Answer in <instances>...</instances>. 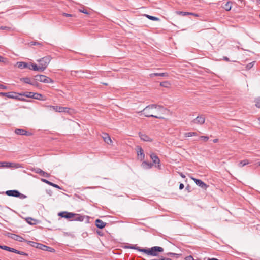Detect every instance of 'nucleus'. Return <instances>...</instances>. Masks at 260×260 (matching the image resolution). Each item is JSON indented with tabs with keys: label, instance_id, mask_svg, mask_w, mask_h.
Listing matches in <instances>:
<instances>
[{
	"label": "nucleus",
	"instance_id": "72a5a7b5",
	"mask_svg": "<svg viewBox=\"0 0 260 260\" xmlns=\"http://www.w3.org/2000/svg\"><path fill=\"white\" fill-rule=\"evenodd\" d=\"M13 252L17 253V254H20V255L28 256V254L27 253H26L25 252H24L23 251H20L17 250L15 249H14V250H13Z\"/></svg>",
	"mask_w": 260,
	"mask_h": 260
},
{
	"label": "nucleus",
	"instance_id": "6e6552de",
	"mask_svg": "<svg viewBox=\"0 0 260 260\" xmlns=\"http://www.w3.org/2000/svg\"><path fill=\"white\" fill-rule=\"evenodd\" d=\"M58 216H60L62 218L70 219V220L71 219H72L73 218V217L74 216V213L64 211V212H59L58 213Z\"/></svg>",
	"mask_w": 260,
	"mask_h": 260
},
{
	"label": "nucleus",
	"instance_id": "4be33fe9",
	"mask_svg": "<svg viewBox=\"0 0 260 260\" xmlns=\"http://www.w3.org/2000/svg\"><path fill=\"white\" fill-rule=\"evenodd\" d=\"M41 181L49 185H51L53 187H54L56 188H58V189H62V188L59 186H58V185L56 184H54L51 182H50L48 180H46V179H41Z\"/></svg>",
	"mask_w": 260,
	"mask_h": 260
},
{
	"label": "nucleus",
	"instance_id": "de8ad7c7",
	"mask_svg": "<svg viewBox=\"0 0 260 260\" xmlns=\"http://www.w3.org/2000/svg\"><path fill=\"white\" fill-rule=\"evenodd\" d=\"M0 29H2V30H10L11 29V28L10 27H7V26H1L0 27Z\"/></svg>",
	"mask_w": 260,
	"mask_h": 260
},
{
	"label": "nucleus",
	"instance_id": "4d7b16f0",
	"mask_svg": "<svg viewBox=\"0 0 260 260\" xmlns=\"http://www.w3.org/2000/svg\"><path fill=\"white\" fill-rule=\"evenodd\" d=\"M32 83H35V85H34L35 86L38 87V85H39V83H37L36 81H32Z\"/></svg>",
	"mask_w": 260,
	"mask_h": 260
},
{
	"label": "nucleus",
	"instance_id": "f257e3e1",
	"mask_svg": "<svg viewBox=\"0 0 260 260\" xmlns=\"http://www.w3.org/2000/svg\"><path fill=\"white\" fill-rule=\"evenodd\" d=\"M167 109L163 106L156 104H151L146 106L143 110L138 112L140 114H143L147 117H154L158 119H165L164 117L159 115L160 113H164Z\"/></svg>",
	"mask_w": 260,
	"mask_h": 260
},
{
	"label": "nucleus",
	"instance_id": "c756f323",
	"mask_svg": "<svg viewBox=\"0 0 260 260\" xmlns=\"http://www.w3.org/2000/svg\"><path fill=\"white\" fill-rule=\"evenodd\" d=\"M33 94H34V92H26L23 94L20 93L19 94L20 95H24L27 98H33Z\"/></svg>",
	"mask_w": 260,
	"mask_h": 260
},
{
	"label": "nucleus",
	"instance_id": "bf43d9fd",
	"mask_svg": "<svg viewBox=\"0 0 260 260\" xmlns=\"http://www.w3.org/2000/svg\"><path fill=\"white\" fill-rule=\"evenodd\" d=\"M191 14H190V15H193V16H196V17L198 16V14H195V13H191Z\"/></svg>",
	"mask_w": 260,
	"mask_h": 260
},
{
	"label": "nucleus",
	"instance_id": "37998d69",
	"mask_svg": "<svg viewBox=\"0 0 260 260\" xmlns=\"http://www.w3.org/2000/svg\"><path fill=\"white\" fill-rule=\"evenodd\" d=\"M255 106L258 107L260 108V98H258L256 101Z\"/></svg>",
	"mask_w": 260,
	"mask_h": 260
},
{
	"label": "nucleus",
	"instance_id": "e433bc0d",
	"mask_svg": "<svg viewBox=\"0 0 260 260\" xmlns=\"http://www.w3.org/2000/svg\"><path fill=\"white\" fill-rule=\"evenodd\" d=\"M160 85L165 87H169L170 84L168 81H164L160 83Z\"/></svg>",
	"mask_w": 260,
	"mask_h": 260
},
{
	"label": "nucleus",
	"instance_id": "a19ab883",
	"mask_svg": "<svg viewBox=\"0 0 260 260\" xmlns=\"http://www.w3.org/2000/svg\"><path fill=\"white\" fill-rule=\"evenodd\" d=\"M42 171V170H41V169L40 168H35L34 170H33V171L34 172H35L36 173H37V174H40L41 172V171Z\"/></svg>",
	"mask_w": 260,
	"mask_h": 260
},
{
	"label": "nucleus",
	"instance_id": "603ef678",
	"mask_svg": "<svg viewBox=\"0 0 260 260\" xmlns=\"http://www.w3.org/2000/svg\"><path fill=\"white\" fill-rule=\"evenodd\" d=\"M167 255L168 256H174V255H176V254H175L174 253H172V252H169L167 254Z\"/></svg>",
	"mask_w": 260,
	"mask_h": 260
},
{
	"label": "nucleus",
	"instance_id": "338daca9",
	"mask_svg": "<svg viewBox=\"0 0 260 260\" xmlns=\"http://www.w3.org/2000/svg\"><path fill=\"white\" fill-rule=\"evenodd\" d=\"M181 176L182 178H185V175H183V174H181Z\"/></svg>",
	"mask_w": 260,
	"mask_h": 260
},
{
	"label": "nucleus",
	"instance_id": "0eeeda50",
	"mask_svg": "<svg viewBox=\"0 0 260 260\" xmlns=\"http://www.w3.org/2000/svg\"><path fill=\"white\" fill-rule=\"evenodd\" d=\"M191 179L194 181V182L198 186H200L203 189L206 190L208 187V185H207L205 183L203 182L200 179H196L193 177H191Z\"/></svg>",
	"mask_w": 260,
	"mask_h": 260
},
{
	"label": "nucleus",
	"instance_id": "5fc2aeb1",
	"mask_svg": "<svg viewBox=\"0 0 260 260\" xmlns=\"http://www.w3.org/2000/svg\"><path fill=\"white\" fill-rule=\"evenodd\" d=\"M6 92H0V96H6Z\"/></svg>",
	"mask_w": 260,
	"mask_h": 260
},
{
	"label": "nucleus",
	"instance_id": "f704fd0d",
	"mask_svg": "<svg viewBox=\"0 0 260 260\" xmlns=\"http://www.w3.org/2000/svg\"><path fill=\"white\" fill-rule=\"evenodd\" d=\"M196 135H197V133L196 132H187L184 134V136L186 137H189Z\"/></svg>",
	"mask_w": 260,
	"mask_h": 260
},
{
	"label": "nucleus",
	"instance_id": "7ed1b4c3",
	"mask_svg": "<svg viewBox=\"0 0 260 260\" xmlns=\"http://www.w3.org/2000/svg\"><path fill=\"white\" fill-rule=\"evenodd\" d=\"M51 60V57L50 56H46L37 60L39 62V66L41 68L40 69L41 70V72L44 71L46 69Z\"/></svg>",
	"mask_w": 260,
	"mask_h": 260
},
{
	"label": "nucleus",
	"instance_id": "423d86ee",
	"mask_svg": "<svg viewBox=\"0 0 260 260\" xmlns=\"http://www.w3.org/2000/svg\"><path fill=\"white\" fill-rule=\"evenodd\" d=\"M205 121V117L203 115L198 116L191 122L196 124L202 125L204 123Z\"/></svg>",
	"mask_w": 260,
	"mask_h": 260
},
{
	"label": "nucleus",
	"instance_id": "412c9836",
	"mask_svg": "<svg viewBox=\"0 0 260 260\" xmlns=\"http://www.w3.org/2000/svg\"><path fill=\"white\" fill-rule=\"evenodd\" d=\"M29 63H26L25 62H17V66L18 68L23 69L25 68L28 69Z\"/></svg>",
	"mask_w": 260,
	"mask_h": 260
},
{
	"label": "nucleus",
	"instance_id": "2eb2a0df",
	"mask_svg": "<svg viewBox=\"0 0 260 260\" xmlns=\"http://www.w3.org/2000/svg\"><path fill=\"white\" fill-rule=\"evenodd\" d=\"M137 155L138 158L141 161L144 159L145 154L143 152V150L141 147H138L137 148Z\"/></svg>",
	"mask_w": 260,
	"mask_h": 260
},
{
	"label": "nucleus",
	"instance_id": "f03ea898",
	"mask_svg": "<svg viewBox=\"0 0 260 260\" xmlns=\"http://www.w3.org/2000/svg\"><path fill=\"white\" fill-rule=\"evenodd\" d=\"M138 251L144 252L148 255L156 256L158 255L159 252H162L164 248L159 246H154L148 249H138Z\"/></svg>",
	"mask_w": 260,
	"mask_h": 260
},
{
	"label": "nucleus",
	"instance_id": "393cba45",
	"mask_svg": "<svg viewBox=\"0 0 260 260\" xmlns=\"http://www.w3.org/2000/svg\"><path fill=\"white\" fill-rule=\"evenodd\" d=\"M150 76L151 77H153L154 76H168V73H152L150 74Z\"/></svg>",
	"mask_w": 260,
	"mask_h": 260
},
{
	"label": "nucleus",
	"instance_id": "aec40b11",
	"mask_svg": "<svg viewBox=\"0 0 260 260\" xmlns=\"http://www.w3.org/2000/svg\"><path fill=\"white\" fill-rule=\"evenodd\" d=\"M40 68H41L40 66H38L36 64L31 62L29 63L28 69L30 70L41 72V70Z\"/></svg>",
	"mask_w": 260,
	"mask_h": 260
},
{
	"label": "nucleus",
	"instance_id": "1a4fd4ad",
	"mask_svg": "<svg viewBox=\"0 0 260 260\" xmlns=\"http://www.w3.org/2000/svg\"><path fill=\"white\" fill-rule=\"evenodd\" d=\"M6 235L8 237L11 238L15 240H16V241H18L19 242H22V241H25V240L23 237H22L20 236L16 235V234H12L10 233H8L6 234Z\"/></svg>",
	"mask_w": 260,
	"mask_h": 260
},
{
	"label": "nucleus",
	"instance_id": "ea45409f",
	"mask_svg": "<svg viewBox=\"0 0 260 260\" xmlns=\"http://www.w3.org/2000/svg\"><path fill=\"white\" fill-rule=\"evenodd\" d=\"M8 164H10L9 162H0V167H9L10 165Z\"/></svg>",
	"mask_w": 260,
	"mask_h": 260
},
{
	"label": "nucleus",
	"instance_id": "dca6fc26",
	"mask_svg": "<svg viewBox=\"0 0 260 260\" xmlns=\"http://www.w3.org/2000/svg\"><path fill=\"white\" fill-rule=\"evenodd\" d=\"M102 137L103 138L105 143H106L108 144H112V141L110 137L107 133H103Z\"/></svg>",
	"mask_w": 260,
	"mask_h": 260
},
{
	"label": "nucleus",
	"instance_id": "ddd939ff",
	"mask_svg": "<svg viewBox=\"0 0 260 260\" xmlns=\"http://www.w3.org/2000/svg\"><path fill=\"white\" fill-rule=\"evenodd\" d=\"M18 94V93H17V92H13V91L6 92V95H6V97L10 98V99L21 100L20 98H18V96L16 95ZM21 100L24 101V99H21Z\"/></svg>",
	"mask_w": 260,
	"mask_h": 260
},
{
	"label": "nucleus",
	"instance_id": "13d9d810",
	"mask_svg": "<svg viewBox=\"0 0 260 260\" xmlns=\"http://www.w3.org/2000/svg\"><path fill=\"white\" fill-rule=\"evenodd\" d=\"M189 188H190V186H189V185H187V186L186 187L185 189H186V190H187L188 191V192H190V191L189 190Z\"/></svg>",
	"mask_w": 260,
	"mask_h": 260
},
{
	"label": "nucleus",
	"instance_id": "0e129e2a",
	"mask_svg": "<svg viewBox=\"0 0 260 260\" xmlns=\"http://www.w3.org/2000/svg\"><path fill=\"white\" fill-rule=\"evenodd\" d=\"M4 58L0 56V62L3 61Z\"/></svg>",
	"mask_w": 260,
	"mask_h": 260
},
{
	"label": "nucleus",
	"instance_id": "c9c22d12",
	"mask_svg": "<svg viewBox=\"0 0 260 260\" xmlns=\"http://www.w3.org/2000/svg\"><path fill=\"white\" fill-rule=\"evenodd\" d=\"M30 45H38L40 47L43 46V43L39 42L31 41L30 43Z\"/></svg>",
	"mask_w": 260,
	"mask_h": 260
},
{
	"label": "nucleus",
	"instance_id": "864d4df0",
	"mask_svg": "<svg viewBox=\"0 0 260 260\" xmlns=\"http://www.w3.org/2000/svg\"><path fill=\"white\" fill-rule=\"evenodd\" d=\"M184 187V184L182 183H180L179 185V189L181 190V189H183Z\"/></svg>",
	"mask_w": 260,
	"mask_h": 260
},
{
	"label": "nucleus",
	"instance_id": "8fccbe9b",
	"mask_svg": "<svg viewBox=\"0 0 260 260\" xmlns=\"http://www.w3.org/2000/svg\"><path fill=\"white\" fill-rule=\"evenodd\" d=\"M185 260H194V258L192 256L189 255L185 257Z\"/></svg>",
	"mask_w": 260,
	"mask_h": 260
},
{
	"label": "nucleus",
	"instance_id": "680f3d73",
	"mask_svg": "<svg viewBox=\"0 0 260 260\" xmlns=\"http://www.w3.org/2000/svg\"><path fill=\"white\" fill-rule=\"evenodd\" d=\"M161 259H162V260H172L170 258H161Z\"/></svg>",
	"mask_w": 260,
	"mask_h": 260
},
{
	"label": "nucleus",
	"instance_id": "f3484780",
	"mask_svg": "<svg viewBox=\"0 0 260 260\" xmlns=\"http://www.w3.org/2000/svg\"><path fill=\"white\" fill-rule=\"evenodd\" d=\"M85 218V216L83 215H81L78 214L74 213V216L73 218L70 220V221H83Z\"/></svg>",
	"mask_w": 260,
	"mask_h": 260
},
{
	"label": "nucleus",
	"instance_id": "473e14b6",
	"mask_svg": "<svg viewBox=\"0 0 260 260\" xmlns=\"http://www.w3.org/2000/svg\"><path fill=\"white\" fill-rule=\"evenodd\" d=\"M144 15L147 18H148L149 19L152 20V21H158L159 20V19L158 18L154 17V16H152L149 15L147 14H145Z\"/></svg>",
	"mask_w": 260,
	"mask_h": 260
},
{
	"label": "nucleus",
	"instance_id": "4c0bfd02",
	"mask_svg": "<svg viewBox=\"0 0 260 260\" xmlns=\"http://www.w3.org/2000/svg\"><path fill=\"white\" fill-rule=\"evenodd\" d=\"M254 63H255V61H253V62H250V63H248V64H247L246 66V69L247 70H249L250 69H251L252 68V67L253 66V64Z\"/></svg>",
	"mask_w": 260,
	"mask_h": 260
},
{
	"label": "nucleus",
	"instance_id": "79ce46f5",
	"mask_svg": "<svg viewBox=\"0 0 260 260\" xmlns=\"http://www.w3.org/2000/svg\"><path fill=\"white\" fill-rule=\"evenodd\" d=\"M62 16L64 17H75V16L72 14L66 13H62Z\"/></svg>",
	"mask_w": 260,
	"mask_h": 260
},
{
	"label": "nucleus",
	"instance_id": "20e7f679",
	"mask_svg": "<svg viewBox=\"0 0 260 260\" xmlns=\"http://www.w3.org/2000/svg\"><path fill=\"white\" fill-rule=\"evenodd\" d=\"M5 193L8 196L17 197L21 199H23L26 198V196L21 193L19 191L17 190H7L5 192Z\"/></svg>",
	"mask_w": 260,
	"mask_h": 260
},
{
	"label": "nucleus",
	"instance_id": "5701e85b",
	"mask_svg": "<svg viewBox=\"0 0 260 260\" xmlns=\"http://www.w3.org/2000/svg\"><path fill=\"white\" fill-rule=\"evenodd\" d=\"M153 164L151 162H149L144 161L142 164V166L145 169H150L153 166Z\"/></svg>",
	"mask_w": 260,
	"mask_h": 260
},
{
	"label": "nucleus",
	"instance_id": "e2e57ef3",
	"mask_svg": "<svg viewBox=\"0 0 260 260\" xmlns=\"http://www.w3.org/2000/svg\"><path fill=\"white\" fill-rule=\"evenodd\" d=\"M97 233L99 235H101V236H103V234L100 231H97Z\"/></svg>",
	"mask_w": 260,
	"mask_h": 260
},
{
	"label": "nucleus",
	"instance_id": "2f4dec72",
	"mask_svg": "<svg viewBox=\"0 0 260 260\" xmlns=\"http://www.w3.org/2000/svg\"><path fill=\"white\" fill-rule=\"evenodd\" d=\"M176 13L178 15H182L183 16L189 15L190 14H192L191 12H183V11H177Z\"/></svg>",
	"mask_w": 260,
	"mask_h": 260
},
{
	"label": "nucleus",
	"instance_id": "c85d7f7f",
	"mask_svg": "<svg viewBox=\"0 0 260 260\" xmlns=\"http://www.w3.org/2000/svg\"><path fill=\"white\" fill-rule=\"evenodd\" d=\"M0 248L5 250H7L10 252H13V250H14V248L8 247L7 246L5 245H0Z\"/></svg>",
	"mask_w": 260,
	"mask_h": 260
},
{
	"label": "nucleus",
	"instance_id": "7c9ffc66",
	"mask_svg": "<svg viewBox=\"0 0 260 260\" xmlns=\"http://www.w3.org/2000/svg\"><path fill=\"white\" fill-rule=\"evenodd\" d=\"M250 162L249 161H248V160L247 159H245V160H242L239 163V166L240 167H243L246 165H248L249 164Z\"/></svg>",
	"mask_w": 260,
	"mask_h": 260
},
{
	"label": "nucleus",
	"instance_id": "4468645a",
	"mask_svg": "<svg viewBox=\"0 0 260 260\" xmlns=\"http://www.w3.org/2000/svg\"><path fill=\"white\" fill-rule=\"evenodd\" d=\"M139 136L141 139L144 141L146 142H152V139L149 137L148 135L142 133L141 132L139 133Z\"/></svg>",
	"mask_w": 260,
	"mask_h": 260
},
{
	"label": "nucleus",
	"instance_id": "39448f33",
	"mask_svg": "<svg viewBox=\"0 0 260 260\" xmlns=\"http://www.w3.org/2000/svg\"><path fill=\"white\" fill-rule=\"evenodd\" d=\"M35 80L45 83H52L54 82L52 79L43 75H36L35 76Z\"/></svg>",
	"mask_w": 260,
	"mask_h": 260
},
{
	"label": "nucleus",
	"instance_id": "9d476101",
	"mask_svg": "<svg viewBox=\"0 0 260 260\" xmlns=\"http://www.w3.org/2000/svg\"><path fill=\"white\" fill-rule=\"evenodd\" d=\"M36 247L39 249L43 250L44 251H50V252H53L55 250L50 247L47 246L46 245H44L42 244H38L37 246H36Z\"/></svg>",
	"mask_w": 260,
	"mask_h": 260
},
{
	"label": "nucleus",
	"instance_id": "58836bf2",
	"mask_svg": "<svg viewBox=\"0 0 260 260\" xmlns=\"http://www.w3.org/2000/svg\"><path fill=\"white\" fill-rule=\"evenodd\" d=\"M41 176L46 177H49L50 176V174L44 172V171H42L41 173L39 174Z\"/></svg>",
	"mask_w": 260,
	"mask_h": 260
},
{
	"label": "nucleus",
	"instance_id": "bb28decb",
	"mask_svg": "<svg viewBox=\"0 0 260 260\" xmlns=\"http://www.w3.org/2000/svg\"><path fill=\"white\" fill-rule=\"evenodd\" d=\"M223 8L226 11H230L232 8V2L230 1H228L226 3V4L222 6Z\"/></svg>",
	"mask_w": 260,
	"mask_h": 260
},
{
	"label": "nucleus",
	"instance_id": "9b49d317",
	"mask_svg": "<svg viewBox=\"0 0 260 260\" xmlns=\"http://www.w3.org/2000/svg\"><path fill=\"white\" fill-rule=\"evenodd\" d=\"M52 107L54 110L58 112L69 113L70 111V108L68 107H64L61 106H53Z\"/></svg>",
	"mask_w": 260,
	"mask_h": 260
},
{
	"label": "nucleus",
	"instance_id": "3c124183",
	"mask_svg": "<svg viewBox=\"0 0 260 260\" xmlns=\"http://www.w3.org/2000/svg\"><path fill=\"white\" fill-rule=\"evenodd\" d=\"M0 89H7V87L3 85V84H0Z\"/></svg>",
	"mask_w": 260,
	"mask_h": 260
},
{
	"label": "nucleus",
	"instance_id": "c03bdc74",
	"mask_svg": "<svg viewBox=\"0 0 260 260\" xmlns=\"http://www.w3.org/2000/svg\"><path fill=\"white\" fill-rule=\"evenodd\" d=\"M200 138L201 139L203 140L205 142L207 141L208 140V139H209V137H207V136H201Z\"/></svg>",
	"mask_w": 260,
	"mask_h": 260
},
{
	"label": "nucleus",
	"instance_id": "f8f14e48",
	"mask_svg": "<svg viewBox=\"0 0 260 260\" xmlns=\"http://www.w3.org/2000/svg\"><path fill=\"white\" fill-rule=\"evenodd\" d=\"M15 133L17 135L30 136L32 134L23 129H16Z\"/></svg>",
	"mask_w": 260,
	"mask_h": 260
},
{
	"label": "nucleus",
	"instance_id": "a18cd8bd",
	"mask_svg": "<svg viewBox=\"0 0 260 260\" xmlns=\"http://www.w3.org/2000/svg\"><path fill=\"white\" fill-rule=\"evenodd\" d=\"M127 248H130V249H136L138 250V249H141L140 247H136L135 246H127Z\"/></svg>",
	"mask_w": 260,
	"mask_h": 260
},
{
	"label": "nucleus",
	"instance_id": "052dcab7",
	"mask_svg": "<svg viewBox=\"0 0 260 260\" xmlns=\"http://www.w3.org/2000/svg\"><path fill=\"white\" fill-rule=\"evenodd\" d=\"M208 260H218V259H217V258H209L208 259Z\"/></svg>",
	"mask_w": 260,
	"mask_h": 260
},
{
	"label": "nucleus",
	"instance_id": "09e8293b",
	"mask_svg": "<svg viewBox=\"0 0 260 260\" xmlns=\"http://www.w3.org/2000/svg\"><path fill=\"white\" fill-rule=\"evenodd\" d=\"M79 11L80 12H82V13H83L84 14H88L89 13L88 12V11L86 10V9H79Z\"/></svg>",
	"mask_w": 260,
	"mask_h": 260
},
{
	"label": "nucleus",
	"instance_id": "a211bd4d",
	"mask_svg": "<svg viewBox=\"0 0 260 260\" xmlns=\"http://www.w3.org/2000/svg\"><path fill=\"white\" fill-rule=\"evenodd\" d=\"M150 158L152 160V161L154 164H158V167L160 166L159 164H160V159L156 155V154L152 153L150 154Z\"/></svg>",
	"mask_w": 260,
	"mask_h": 260
},
{
	"label": "nucleus",
	"instance_id": "69168bd1",
	"mask_svg": "<svg viewBox=\"0 0 260 260\" xmlns=\"http://www.w3.org/2000/svg\"><path fill=\"white\" fill-rule=\"evenodd\" d=\"M218 142V139H215L214 140H213V142L214 143H216Z\"/></svg>",
	"mask_w": 260,
	"mask_h": 260
},
{
	"label": "nucleus",
	"instance_id": "cd10ccee",
	"mask_svg": "<svg viewBox=\"0 0 260 260\" xmlns=\"http://www.w3.org/2000/svg\"><path fill=\"white\" fill-rule=\"evenodd\" d=\"M43 95L41 94L38 93H34L33 94V99L39 100H43Z\"/></svg>",
	"mask_w": 260,
	"mask_h": 260
},
{
	"label": "nucleus",
	"instance_id": "6e6d98bb",
	"mask_svg": "<svg viewBox=\"0 0 260 260\" xmlns=\"http://www.w3.org/2000/svg\"><path fill=\"white\" fill-rule=\"evenodd\" d=\"M223 60L226 61H230L229 58L228 57H226V56H224L223 57Z\"/></svg>",
	"mask_w": 260,
	"mask_h": 260
},
{
	"label": "nucleus",
	"instance_id": "49530a36",
	"mask_svg": "<svg viewBox=\"0 0 260 260\" xmlns=\"http://www.w3.org/2000/svg\"><path fill=\"white\" fill-rule=\"evenodd\" d=\"M28 243L32 246H37V244L38 243H37L36 242H32V241H28Z\"/></svg>",
	"mask_w": 260,
	"mask_h": 260
},
{
	"label": "nucleus",
	"instance_id": "a878e982",
	"mask_svg": "<svg viewBox=\"0 0 260 260\" xmlns=\"http://www.w3.org/2000/svg\"><path fill=\"white\" fill-rule=\"evenodd\" d=\"M25 220L30 225H35L37 223V220L31 217H27L25 219Z\"/></svg>",
	"mask_w": 260,
	"mask_h": 260
},
{
	"label": "nucleus",
	"instance_id": "b1692460",
	"mask_svg": "<svg viewBox=\"0 0 260 260\" xmlns=\"http://www.w3.org/2000/svg\"><path fill=\"white\" fill-rule=\"evenodd\" d=\"M20 80L21 81H23L25 83L29 84L32 85H35V83H32V82L31 81V79L28 77L22 78L20 79Z\"/></svg>",
	"mask_w": 260,
	"mask_h": 260
},
{
	"label": "nucleus",
	"instance_id": "6ab92c4d",
	"mask_svg": "<svg viewBox=\"0 0 260 260\" xmlns=\"http://www.w3.org/2000/svg\"><path fill=\"white\" fill-rule=\"evenodd\" d=\"M95 224L98 228L103 229L105 226L106 223L104 222L102 220L98 219L95 221Z\"/></svg>",
	"mask_w": 260,
	"mask_h": 260
},
{
	"label": "nucleus",
	"instance_id": "774afa93",
	"mask_svg": "<svg viewBox=\"0 0 260 260\" xmlns=\"http://www.w3.org/2000/svg\"><path fill=\"white\" fill-rule=\"evenodd\" d=\"M256 165L258 166H260V161L256 163Z\"/></svg>",
	"mask_w": 260,
	"mask_h": 260
}]
</instances>
